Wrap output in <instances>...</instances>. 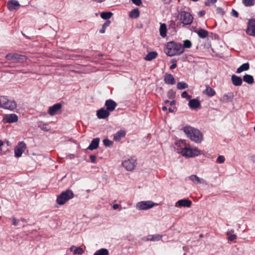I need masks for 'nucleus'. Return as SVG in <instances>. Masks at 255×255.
Instances as JSON below:
<instances>
[{
  "label": "nucleus",
  "instance_id": "obj_47",
  "mask_svg": "<svg viewBox=\"0 0 255 255\" xmlns=\"http://www.w3.org/2000/svg\"><path fill=\"white\" fill-rule=\"evenodd\" d=\"M132 2L136 5H140L142 2L141 0H131Z\"/></svg>",
  "mask_w": 255,
  "mask_h": 255
},
{
  "label": "nucleus",
  "instance_id": "obj_29",
  "mask_svg": "<svg viewBox=\"0 0 255 255\" xmlns=\"http://www.w3.org/2000/svg\"><path fill=\"white\" fill-rule=\"evenodd\" d=\"M243 80L246 83L251 84L254 82V79L252 75L246 74L243 77Z\"/></svg>",
  "mask_w": 255,
  "mask_h": 255
},
{
  "label": "nucleus",
  "instance_id": "obj_14",
  "mask_svg": "<svg viewBox=\"0 0 255 255\" xmlns=\"http://www.w3.org/2000/svg\"><path fill=\"white\" fill-rule=\"evenodd\" d=\"M190 180H191L193 183L195 184H206L207 183L206 181L200 178L199 177L197 176L196 175H191L189 177Z\"/></svg>",
  "mask_w": 255,
  "mask_h": 255
},
{
  "label": "nucleus",
  "instance_id": "obj_27",
  "mask_svg": "<svg viewBox=\"0 0 255 255\" xmlns=\"http://www.w3.org/2000/svg\"><path fill=\"white\" fill-rule=\"evenodd\" d=\"M160 34L162 37H164L166 36V25L164 23L161 24L160 28Z\"/></svg>",
  "mask_w": 255,
  "mask_h": 255
},
{
  "label": "nucleus",
  "instance_id": "obj_4",
  "mask_svg": "<svg viewBox=\"0 0 255 255\" xmlns=\"http://www.w3.org/2000/svg\"><path fill=\"white\" fill-rule=\"evenodd\" d=\"M74 197L73 193L72 191L67 190L63 192L57 198V203L59 205H62L69 199Z\"/></svg>",
  "mask_w": 255,
  "mask_h": 255
},
{
  "label": "nucleus",
  "instance_id": "obj_20",
  "mask_svg": "<svg viewBox=\"0 0 255 255\" xmlns=\"http://www.w3.org/2000/svg\"><path fill=\"white\" fill-rule=\"evenodd\" d=\"M231 79L233 84L236 86H239L242 84L243 80L240 77L233 75L232 76Z\"/></svg>",
  "mask_w": 255,
  "mask_h": 255
},
{
  "label": "nucleus",
  "instance_id": "obj_11",
  "mask_svg": "<svg viewBox=\"0 0 255 255\" xmlns=\"http://www.w3.org/2000/svg\"><path fill=\"white\" fill-rule=\"evenodd\" d=\"M3 121L5 123H15L18 121V117L14 114L6 115L3 118Z\"/></svg>",
  "mask_w": 255,
  "mask_h": 255
},
{
  "label": "nucleus",
  "instance_id": "obj_8",
  "mask_svg": "<svg viewBox=\"0 0 255 255\" xmlns=\"http://www.w3.org/2000/svg\"><path fill=\"white\" fill-rule=\"evenodd\" d=\"M26 148V145L24 142H19L14 148L15 156L16 157H20Z\"/></svg>",
  "mask_w": 255,
  "mask_h": 255
},
{
  "label": "nucleus",
  "instance_id": "obj_37",
  "mask_svg": "<svg viewBox=\"0 0 255 255\" xmlns=\"http://www.w3.org/2000/svg\"><path fill=\"white\" fill-rule=\"evenodd\" d=\"M243 2L246 6H251L255 4V0H243Z\"/></svg>",
  "mask_w": 255,
  "mask_h": 255
},
{
  "label": "nucleus",
  "instance_id": "obj_48",
  "mask_svg": "<svg viewBox=\"0 0 255 255\" xmlns=\"http://www.w3.org/2000/svg\"><path fill=\"white\" fill-rule=\"evenodd\" d=\"M216 1L217 0H207V1L205 2V4L206 6H209L211 3H215Z\"/></svg>",
  "mask_w": 255,
  "mask_h": 255
},
{
  "label": "nucleus",
  "instance_id": "obj_9",
  "mask_svg": "<svg viewBox=\"0 0 255 255\" xmlns=\"http://www.w3.org/2000/svg\"><path fill=\"white\" fill-rule=\"evenodd\" d=\"M246 32L250 35H255V19H250L249 21Z\"/></svg>",
  "mask_w": 255,
  "mask_h": 255
},
{
  "label": "nucleus",
  "instance_id": "obj_61",
  "mask_svg": "<svg viewBox=\"0 0 255 255\" xmlns=\"http://www.w3.org/2000/svg\"><path fill=\"white\" fill-rule=\"evenodd\" d=\"M168 110H169V112H171V113L173 112V110L171 108H169Z\"/></svg>",
  "mask_w": 255,
  "mask_h": 255
},
{
  "label": "nucleus",
  "instance_id": "obj_15",
  "mask_svg": "<svg viewBox=\"0 0 255 255\" xmlns=\"http://www.w3.org/2000/svg\"><path fill=\"white\" fill-rule=\"evenodd\" d=\"M97 115L99 119H105L110 115V112L104 108H101L97 112Z\"/></svg>",
  "mask_w": 255,
  "mask_h": 255
},
{
  "label": "nucleus",
  "instance_id": "obj_51",
  "mask_svg": "<svg viewBox=\"0 0 255 255\" xmlns=\"http://www.w3.org/2000/svg\"><path fill=\"white\" fill-rule=\"evenodd\" d=\"M232 14L233 16L236 17H238V15H239V14H238V12L235 10V9H233L232 11Z\"/></svg>",
  "mask_w": 255,
  "mask_h": 255
},
{
  "label": "nucleus",
  "instance_id": "obj_3",
  "mask_svg": "<svg viewBox=\"0 0 255 255\" xmlns=\"http://www.w3.org/2000/svg\"><path fill=\"white\" fill-rule=\"evenodd\" d=\"M201 153V151L197 148L185 147L182 149L181 154L186 157H193L198 156Z\"/></svg>",
  "mask_w": 255,
  "mask_h": 255
},
{
  "label": "nucleus",
  "instance_id": "obj_24",
  "mask_svg": "<svg viewBox=\"0 0 255 255\" xmlns=\"http://www.w3.org/2000/svg\"><path fill=\"white\" fill-rule=\"evenodd\" d=\"M125 134L124 130H120L114 135V139L116 141H119L125 136Z\"/></svg>",
  "mask_w": 255,
  "mask_h": 255
},
{
  "label": "nucleus",
  "instance_id": "obj_12",
  "mask_svg": "<svg viewBox=\"0 0 255 255\" xmlns=\"http://www.w3.org/2000/svg\"><path fill=\"white\" fill-rule=\"evenodd\" d=\"M160 204L155 203L151 201L139 202L136 204V207H153L155 206H159Z\"/></svg>",
  "mask_w": 255,
  "mask_h": 255
},
{
  "label": "nucleus",
  "instance_id": "obj_22",
  "mask_svg": "<svg viewBox=\"0 0 255 255\" xmlns=\"http://www.w3.org/2000/svg\"><path fill=\"white\" fill-rule=\"evenodd\" d=\"M16 107V104L14 101H11L7 99V102L5 106H4V108L5 109H7L9 110H13Z\"/></svg>",
  "mask_w": 255,
  "mask_h": 255
},
{
  "label": "nucleus",
  "instance_id": "obj_44",
  "mask_svg": "<svg viewBox=\"0 0 255 255\" xmlns=\"http://www.w3.org/2000/svg\"><path fill=\"white\" fill-rule=\"evenodd\" d=\"M181 97L183 98H186L187 100H189L191 98V96L188 94L186 91H184L182 94Z\"/></svg>",
  "mask_w": 255,
  "mask_h": 255
},
{
  "label": "nucleus",
  "instance_id": "obj_42",
  "mask_svg": "<svg viewBox=\"0 0 255 255\" xmlns=\"http://www.w3.org/2000/svg\"><path fill=\"white\" fill-rule=\"evenodd\" d=\"M38 127L42 130H48V128L47 127V125L43 124L42 122H40L38 124Z\"/></svg>",
  "mask_w": 255,
  "mask_h": 255
},
{
  "label": "nucleus",
  "instance_id": "obj_39",
  "mask_svg": "<svg viewBox=\"0 0 255 255\" xmlns=\"http://www.w3.org/2000/svg\"><path fill=\"white\" fill-rule=\"evenodd\" d=\"M192 46V43L189 40H184L183 42V47L184 48H189Z\"/></svg>",
  "mask_w": 255,
  "mask_h": 255
},
{
  "label": "nucleus",
  "instance_id": "obj_53",
  "mask_svg": "<svg viewBox=\"0 0 255 255\" xmlns=\"http://www.w3.org/2000/svg\"><path fill=\"white\" fill-rule=\"evenodd\" d=\"M90 159L92 162H95L96 161V157L95 155H91L90 156Z\"/></svg>",
  "mask_w": 255,
  "mask_h": 255
},
{
  "label": "nucleus",
  "instance_id": "obj_46",
  "mask_svg": "<svg viewBox=\"0 0 255 255\" xmlns=\"http://www.w3.org/2000/svg\"><path fill=\"white\" fill-rule=\"evenodd\" d=\"M171 62L172 63V64L170 66V69H173L177 67V64L176 63V60L173 59L171 60Z\"/></svg>",
  "mask_w": 255,
  "mask_h": 255
},
{
  "label": "nucleus",
  "instance_id": "obj_31",
  "mask_svg": "<svg viewBox=\"0 0 255 255\" xmlns=\"http://www.w3.org/2000/svg\"><path fill=\"white\" fill-rule=\"evenodd\" d=\"M139 15V11L137 8L133 9L130 12L129 16L131 18H137Z\"/></svg>",
  "mask_w": 255,
  "mask_h": 255
},
{
  "label": "nucleus",
  "instance_id": "obj_7",
  "mask_svg": "<svg viewBox=\"0 0 255 255\" xmlns=\"http://www.w3.org/2000/svg\"><path fill=\"white\" fill-rule=\"evenodd\" d=\"M5 58L8 60H12L14 62H23L26 60L25 56L17 53L8 54L5 56Z\"/></svg>",
  "mask_w": 255,
  "mask_h": 255
},
{
  "label": "nucleus",
  "instance_id": "obj_36",
  "mask_svg": "<svg viewBox=\"0 0 255 255\" xmlns=\"http://www.w3.org/2000/svg\"><path fill=\"white\" fill-rule=\"evenodd\" d=\"M84 251L83 249L81 247H77L73 250V254L74 255H81L84 253Z\"/></svg>",
  "mask_w": 255,
  "mask_h": 255
},
{
  "label": "nucleus",
  "instance_id": "obj_13",
  "mask_svg": "<svg viewBox=\"0 0 255 255\" xmlns=\"http://www.w3.org/2000/svg\"><path fill=\"white\" fill-rule=\"evenodd\" d=\"M192 205V202L188 199H183L181 200H179L178 201L176 204L175 206H183L186 207H189Z\"/></svg>",
  "mask_w": 255,
  "mask_h": 255
},
{
  "label": "nucleus",
  "instance_id": "obj_40",
  "mask_svg": "<svg viewBox=\"0 0 255 255\" xmlns=\"http://www.w3.org/2000/svg\"><path fill=\"white\" fill-rule=\"evenodd\" d=\"M104 145L108 147H111L113 145V142L108 139H105L103 140Z\"/></svg>",
  "mask_w": 255,
  "mask_h": 255
},
{
  "label": "nucleus",
  "instance_id": "obj_60",
  "mask_svg": "<svg viewBox=\"0 0 255 255\" xmlns=\"http://www.w3.org/2000/svg\"><path fill=\"white\" fill-rule=\"evenodd\" d=\"M74 248H75V246H71V248H70V250L71 251H73V250Z\"/></svg>",
  "mask_w": 255,
  "mask_h": 255
},
{
  "label": "nucleus",
  "instance_id": "obj_54",
  "mask_svg": "<svg viewBox=\"0 0 255 255\" xmlns=\"http://www.w3.org/2000/svg\"><path fill=\"white\" fill-rule=\"evenodd\" d=\"M205 14V10H201L198 12V15L200 17H202L203 15H204Z\"/></svg>",
  "mask_w": 255,
  "mask_h": 255
},
{
  "label": "nucleus",
  "instance_id": "obj_2",
  "mask_svg": "<svg viewBox=\"0 0 255 255\" xmlns=\"http://www.w3.org/2000/svg\"><path fill=\"white\" fill-rule=\"evenodd\" d=\"M164 52L169 56L179 55L184 52V47L180 43L170 41L167 43Z\"/></svg>",
  "mask_w": 255,
  "mask_h": 255
},
{
  "label": "nucleus",
  "instance_id": "obj_43",
  "mask_svg": "<svg viewBox=\"0 0 255 255\" xmlns=\"http://www.w3.org/2000/svg\"><path fill=\"white\" fill-rule=\"evenodd\" d=\"M12 224L14 226H17L19 225V223L20 222V220L19 219H16L14 217H12Z\"/></svg>",
  "mask_w": 255,
  "mask_h": 255
},
{
  "label": "nucleus",
  "instance_id": "obj_59",
  "mask_svg": "<svg viewBox=\"0 0 255 255\" xmlns=\"http://www.w3.org/2000/svg\"><path fill=\"white\" fill-rule=\"evenodd\" d=\"M113 207L116 208V207H119V205L118 204H115Z\"/></svg>",
  "mask_w": 255,
  "mask_h": 255
},
{
  "label": "nucleus",
  "instance_id": "obj_26",
  "mask_svg": "<svg viewBox=\"0 0 255 255\" xmlns=\"http://www.w3.org/2000/svg\"><path fill=\"white\" fill-rule=\"evenodd\" d=\"M249 68L250 66L248 63H244L237 69V73H240L244 71H247L249 70Z\"/></svg>",
  "mask_w": 255,
  "mask_h": 255
},
{
  "label": "nucleus",
  "instance_id": "obj_10",
  "mask_svg": "<svg viewBox=\"0 0 255 255\" xmlns=\"http://www.w3.org/2000/svg\"><path fill=\"white\" fill-rule=\"evenodd\" d=\"M62 108V105L60 103H57L53 106L50 107L48 110V114L51 116H54L60 111Z\"/></svg>",
  "mask_w": 255,
  "mask_h": 255
},
{
  "label": "nucleus",
  "instance_id": "obj_64",
  "mask_svg": "<svg viewBox=\"0 0 255 255\" xmlns=\"http://www.w3.org/2000/svg\"><path fill=\"white\" fill-rule=\"evenodd\" d=\"M199 237H200V238H202V237H203V234H200V235H199Z\"/></svg>",
  "mask_w": 255,
  "mask_h": 255
},
{
  "label": "nucleus",
  "instance_id": "obj_23",
  "mask_svg": "<svg viewBox=\"0 0 255 255\" xmlns=\"http://www.w3.org/2000/svg\"><path fill=\"white\" fill-rule=\"evenodd\" d=\"M203 93L209 97H213L215 95L216 92L209 85H206V89L203 91Z\"/></svg>",
  "mask_w": 255,
  "mask_h": 255
},
{
  "label": "nucleus",
  "instance_id": "obj_34",
  "mask_svg": "<svg viewBox=\"0 0 255 255\" xmlns=\"http://www.w3.org/2000/svg\"><path fill=\"white\" fill-rule=\"evenodd\" d=\"M188 85L184 82H180L177 83V88L179 90H183L188 88Z\"/></svg>",
  "mask_w": 255,
  "mask_h": 255
},
{
  "label": "nucleus",
  "instance_id": "obj_58",
  "mask_svg": "<svg viewBox=\"0 0 255 255\" xmlns=\"http://www.w3.org/2000/svg\"><path fill=\"white\" fill-rule=\"evenodd\" d=\"M162 110H163V111H166V110H167V109L166 107H165V106H163V107L162 108Z\"/></svg>",
  "mask_w": 255,
  "mask_h": 255
},
{
  "label": "nucleus",
  "instance_id": "obj_1",
  "mask_svg": "<svg viewBox=\"0 0 255 255\" xmlns=\"http://www.w3.org/2000/svg\"><path fill=\"white\" fill-rule=\"evenodd\" d=\"M182 130L188 138L196 143H200L203 139L202 133L197 128L187 126Z\"/></svg>",
  "mask_w": 255,
  "mask_h": 255
},
{
  "label": "nucleus",
  "instance_id": "obj_6",
  "mask_svg": "<svg viewBox=\"0 0 255 255\" xmlns=\"http://www.w3.org/2000/svg\"><path fill=\"white\" fill-rule=\"evenodd\" d=\"M136 159L134 158H126L122 162L123 166L128 171H132L136 166Z\"/></svg>",
  "mask_w": 255,
  "mask_h": 255
},
{
  "label": "nucleus",
  "instance_id": "obj_25",
  "mask_svg": "<svg viewBox=\"0 0 255 255\" xmlns=\"http://www.w3.org/2000/svg\"><path fill=\"white\" fill-rule=\"evenodd\" d=\"M157 53L156 52H151L148 53L144 58L146 61H151L156 58Z\"/></svg>",
  "mask_w": 255,
  "mask_h": 255
},
{
  "label": "nucleus",
  "instance_id": "obj_16",
  "mask_svg": "<svg viewBox=\"0 0 255 255\" xmlns=\"http://www.w3.org/2000/svg\"><path fill=\"white\" fill-rule=\"evenodd\" d=\"M117 103L111 99L107 100L105 102L107 110L110 112L113 111L117 107Z\"/></svg>",
  "mask_w": 255,
  "mask_h": 255
},
{
  "label": "nucleus",
  "instance_id": "obj_19",
  "mask_svg": "<svg viewBox=\"0 0 255 255\" xmlns=\"http://www.w3.org/2000/svg\"><path fill=\"white\" fill-rule=\"evenodd\" d=\"M164 81L166 84L174 85L175 83V79L170 74H166L164 76Z\"/></svg>",
  "mask_w": 255,
  "mask_h": 255
},
{
  "label": "nucleus",
  "instance_id": "obj_57",
  "mask_svg": "<svg viewBox=\"0 0 255 255\" xmlns=\"http://www.w3.org/2000/svg\"><path fill=\"white\" fill-rule=\"evenodd\" d=\"M175 103H176V102L174 100H173V101H171V102H170V105H174V104H175Z\"/></svg>",
  "mask_w": 255,
  "mask_h": 255
},
{
  "label": "nucleus",
  "instance_id": "obj_45",
  "mask_svg": "<svg viewBox=\"0 0 255 255\" xmlns=\"http://www.w3.org/2000/svg\"><path fill=\"white\" fill-rule=\"evenodd\" d=\"M225 160V157L223 155H219L217 158V162L219 163H223Z\"/></svg>",
  "mask_w": 255,
  "mask_h": 255
},
{
  "label": "nucleus",
  "instance_id": "obj_41",
  "mask_svg": "<svg viewBox=\"0 0 255 255\" xmlns=\"http://www.w3.org/2000/svg\"><path fill=\"white\" fill-rule=\"evenodd\" d=\"M175 96V93L172 90H170L168 92L167 97L169 99L174 98Z\"/></svg>",
  "mask_w": 255,
  "mask_h": 255
},
{
  "label": "nucleus",
  "instance_id": "obj_5",
  "mask_svg": "<svg viewBox=\"0 0 255 255\" xmlns=\"http://www.w3.org/2000/svg\"><path fill=\"white\" fill-rule=\"evenodd\" d=\"M180 20L184 25L190 24L193 19L192 15L188 12L183 11L179 13Z\"/></svg>",
  "mask_w": 255,
  "mask_h": 255
},
{
  "label": "nucleus",
  "instance_id": "obj_38",
  "mask_svg": "<svg viewBox=\"0 0 255 255\" xmlns=\"http://www.w3.org/2000/svg\"><path fill=\"white\" fill-rule=\"evenodd\" d=\"M231 98L227 95H224L221 98L220 101L223 103H227L231 100Z\"/></svg>",
  "mask_w": 255,
  "mask_h": 255
},
{
  "label": "nucleus",
  "instance_id": "obj_49",
  "mask_svg": "<svg viewBox=\"0 0 255 255\" xmlns=\"http://www.w3.org/2000/svg\"><path fill=\"white\" fill-rule=\"evenodd\" d=\"M237 238V236L235 234L231 235L228 237V239L229 241H233Z\"/></svg>",
  "mask_w": 255,
  "mask_h": 255
},
{
  "label": "nucleus",
  "instance_id": "obj_50",
  "mask_svg": "<svg viewBox=\"0 0 255 255\" xmlns=\"http://www.w3.org/2000/svg\"><path fill=\"white\" fill-rule=\"evenodd\" d=\"M110 23L111 21L110 20H107L103 24V28H106L108 26L110 25Z\"/></svg>",
  "mask_w": 255,
  "mask_h": 255
},
{
  "label": "nucleus",
  "instance_id": "obj_30",
  "mask_svg": "<svg viewBox=\"0 0 255 255\" xmlns=\"http://www.w3.org/2000/svg\"><path fill=\"white\" fill-rule=\"evenodd\" d=\"M94 255H109V252L107 249L102 248L97 251Z\"/></svg>",
  "mask_w": 255,
  "mask_h": 255
},
{
  "label": "nucleus",
  "instance_id": "obj_21",
  "mask_svg": "<svg viewBox=\"0 0 255 255\" xmlns=\"http://www.w3.org/2000/svg\"><path fill=\"white\" fill-rule=\"evenodd\" d=\"M99 138H95L93 139V140L91 141V143L90 144L89 146H88V148L91 150L97 148L99 146Z\"/></svg>",
  "mask_w": 255,
  "mask_h": 255
},
{
  "label": "nucleus",
  "instance_id": "obj_55",
  "mask_svg": "<svg viewBox=\"0 0 255 255\" xmlns=\"http://www.w3.org/2000/svg\"><path fill=\"white\" fill-rule=\"evenodd\" d=\"M105 30H106V28H103V26H102V28L101 29H100V32L101 33H104L105 32Z\"/></svg>",
  "mask_w": 255,
  "mask_h": 255
},
{
  "label": "nucleus",
  "instance_id": "obj_33",
  "mask_svg": "<svg viewBox=\"0 0 255 255\" xmlns=\"http://www.w3.org/2000/svg\"><path fill=\"white\" fill-rule=\"evenodd\" d=\"M7 102V98L5 96H0V107L4 108Z\"/></svg>",
  "mask_w": 255,
  "mask_h": 255
},
{
  "label": "nucleus",
  "instance_id": "obj_17",
  "mask_svg": "<svg viewBox=\"0 0 255 255\" xmlns=\"http://www.w3.org/2000/svg\"><path fill=\"white\" fill-rule=\"evenodd\" d=\"M188 106L191 109H196L200 107L201 104L199 100L194 99L189 101Z\"/></svg>",
  "mask_w": 255,
  "mask_h": 255
},
{
  "label": "nucleus",
  "instance_id": "obj_56",
  "mask_svg": "<svg viewBox=\"0 0 255 255\" xmlns=\"http://www.w3.org/2000/svg\"><path fill=\"white\" fill-rule=\"evenodd\" d=\"M19 220H20V222H22L23 223L26 222V220L25 219H24V218H21L20 219H19Z\"/></svg>",
  "mask_w": 255,
  "mask_h": 255
},
{
  "label": "nucleus",
  "instance_id": "obj_35",
  "mask_svg": "<svg viewBox=\"0 0 255 255\" xmlns=\"http://www.w3.org/2000/svg\"><path fill=\"white\" fill-rule=\"evenodd\" d=\"M150 238H148L147 239V241H158L161 239L162 236L159 235H152L150 236Z\"/></svg>",
  "mask_w": 255,
  "mask_h": 255
},
{
  "label": "nucleus",
  "instance_id": "obj_18",
  "mask_svg": "<svg viewBox=\"0 0 255 255\" xmlns=\"http://www.w3.org/2000/svg\"><path fill=\"white\" fill-rule=\"evenodd\" d=\"M7 5L10 10H13L18 8L19 3L15 0H11L8 2Z\"/></svg>",
  "mask_w": 255,
  "mask_h": 255
},
{
  "label": "nucleus",
  "instance_id": "obj_63",
  "mask_svg": "<svg viewBox=\"0 0 255 255\" xmlns=\"http://www.w3.org/2000/svg\"><path fill=\"white\" fill-rule=\"evenodd\" d=\"M164 103H165V104H167V103H170V102L168 100H166V101H165Z\"/></svg>",
  "mask_w": 255,
  "mask_h": 255
},
{
  "label": "nucleus",
  "instance_id": "obj_32",
  "mask_svg": "<svg viewBox=\"0 0 255 255\" xmlns=\"http://www.w3.org/2000/svg\"><path fill=\"white\" fill-rule=\"evenodd\" d=\"M111 12H103L101 13V17L104 19H108L112 16Z\"/></svg>",
  "mask_w": 255,
  "mask_h": 255
},
{
  "label": "nucleus",
  "instance_id": "obj_52",
  "mask_svg": "<svg viewBox=\"0 0 255 255\" xmlns=\"http://www.w3.org/2000/svg\"><path fill=\"white\" fill-rule=\"evenodd\" d=\"M3 142L0 140V154L1 155H2L3 154H4V152L2 151V148H1V147L3 146Z\"/></svg>",
  "mask_w": 255,
  "mask_h": 255
},
{
  "label": "nucleus",
  "instance_id": "obj_62",
  "mask_svg": "<svg viewBox=\"0 0 255 255\" xmlns=\"http://www.w3.org/2000/svg\"><path fill=\"white\" fill-rule=\"evenodd\" d=\"M6 144L8 146H10L11 145V144L10 143V142L8 141H6Z\"/></svg>",
  "mask_w": 255,
  "mask_h": 255
},
{
  "label": "nucleus",
  "instance_id": "obj_28",
  "mask_svg": "<svg viewBox=\"0 0 255 255\" xmlns=\"http://www.w3.org/2000/svg\"><path fill=\"white\" fill-rule=\"evenodd\" d=\"M197 33L198 36L202 38H206L208 35V32L207 30L203 29H200L197 31Z\"/></svg>",
  "mask_w": 255,
  "mask_h": 255
}]
</instances>
